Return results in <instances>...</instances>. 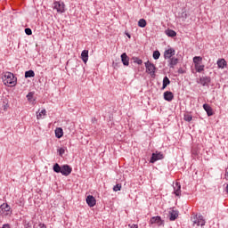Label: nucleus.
<instances>
[{
    "mask_svg": "<svg viewBox=\"0 0 228 228\" xmlns=\"http://www.w3.org/2000/svg\"><path fill=\"white\" fill-rule=\"evenodd\" d=\"M200 83L202 86H206L211 83V78L209 77H203L200 79Z\"/></svg>",
    "mask_w": 228,
    "mask_h": 228,
    "instance_id": "obj_18",
    "label": "nucleus"
},
{
    "mask_svg": "<svg viewBox=\"0 0 228 228\" xmlns=\"http://www.w3.org/2000/svg\"><path fill=\"white\" fill-rule=\"evenodd\" d=\"M191 220L193 224V225H197L199 226H204L206 225V221L204 220V217H202V216H199V215H194L191 217Z\"/></svg>",
    "mask_w": 228,
    "mask_h": 228,
    "instance_id": "obj_3",
    "label": "nucleus"
},
{
    "mask_svg": "<svg viewBox=\"0 0 228 228\" xmlns=\"http://www.w3.org/2000/svg\"><path fill=\"white\" fill-rule=\"evenodd\" d=\"M177 216H179V212L175 209H171L169 211V219L171 222H174V220H176Z\"/></svg>",
    "mask_w": 228,
    "mask_h": 228,
    "instance_id": "obj_13",
    "label": "nucleus"
},
{
    "mask_svg": "<svg viewBox=\"0 0 228 228\" xmlns=\"http://www.w3.org/2000/svg\"><path fill=\"white\" fill-rule=\"evenodd\" d=\"M126 37H128L129 38H131V35H129V34H126Z\"/></svg>",
    "mask_w": 228,
    "mask_h": 228,
    "instance_id": "obj_38",
    "label": "nucleus"
},
{
    "mask_svg": "<svg viewBox=\"0 0 228 228\" xmlns=\"http://www.w3.org/2000/svg\"><path fill=\"white\" fill-rule=\"evenodd\" d=\"M121 61L125 67L129 66V57L127 56V53H124L121 54Z\"/></svg>",
    "mask_w": 228,
    "mask_h": 228,
    "instance_id": "obj_15",
    "label": "nucleus"
},
{
    "mask_svg": "<svg viewBox=\"0 0 228 228\" xmlns=\"http://www.w3.org/2000/svg\"><path fill=\"white\" fill-rule=\"evenodd\" d=\"M3 81L6 86H15L17 85V78H15V76L12 72H5Z\"/></svg>",
    "mask_w": 228,
    "mask_h": 228,
    "instance_id": "obj_1",
    "label": "nucleus"
},
{
    "mask_svg": "<svg viewBox=\"0 0 228 228\" xmlns=\"http://www.w3.org/2000/svg\"><path fill=\"white\" fill-rule=\"evenodd\" d=\"M193 63H194V69L196 72H204L205 65L202 64V57L200 56H195L193 57Z\"/></svg>",
    "mask_w": 228,
    "mask_h": 228,
    "instance_id": "obj_2",
    "label": "nucleus"
},
{
    "mask_svg": "<svg viewBox=\"0 0 228 228\" xmlns=\"http://www.w3.org/2000/svg\"><path fill=\"white\" fill-rule=\"evenodd\" d=\"M138 26L139 28H145V26H147V20H145V19L139 20Z\"/></svg>",
    "mask_w": 228,
    "mask_h": 228,
    "instance_id": "obj_25",
    "label": "nucleus"
},
{
    "mask_svg": "<svg viewBox=\"0 0 228 228\" xmlns=\"http://www.w3.org/2000/svg\"><path fill=\"white\" fill-rule=\"evenodd\" d=\"M203 109L205 110V111H207L208 117H213V115H215V113L213 112V109L211 108V106H209V104H204L203 105Z\"/></svg>",
    "mask_w": 228,
    "mask_h": 228,
    "instance_id": "obj_17",
    "label": "nucleus"
},
{
    "mask_svg": "<svg viewBox=\"0 0 228 228\" xmlns=\"http://www.w3.org/2000/svg\"><path fill=\"white\" fill-rule=\"evenodd\" d=\"M164 99L165 101H167L168 102H170L171 101L174 100V93L170 92V91H167L164 93Z\"/></svg>",
    "mask_w": 228,
    "mask_h": 228,
    "instance_id": "obj_14",
    "label": "nucleus"
},
{
    "mask_svg": "<svg viewBox=\"0 0 228 228\" xmlns=\"http://www.w3.org/2000/svg\"><path fill=\"white\" fill-rule=\"evenodd\" d=\"M25 77H35V71L28 70L25 72Z\"/></svg>",
    "mask_w": 228,
    "mask_h": 228,
    "instance_id": "obj_27",
    "label": "nucleus"
},
{
    "mask_svg": "<svg viewBox=\"0 0 228 228\" xmlns=\"http://www.w3.org/2000/svg\"><path fill=\"white\" fill-rule=\"evenodd\" d=\"M37 120H40L42 118H44V117H45V115H47V110H45V109L42 110L41 111L38 110L37 113Z\"/></svg>",
    "mask_w": 228,
    "mask_h": 228,
    "instance_id": "obj_19",
    "label": "nucleus"
},
{
    "mask_svg": "<svg viewBox=\"0 0 228 228\" xmlns=\"http://www.w3.org/2000/svg\"><path fill=\"white\" fill-rule=\"evenodd\" d=\"M130 228H138V225L133 224Z\"/></svg>",
    "mask_w": 228,
    "mask_h": 228,
    "instance_id": "obj_37",
    "label": "nucleus"
},
{
    "mask_svg": "<svg viewBox=\"0 0 228 228\" xmlns=\"http://www.w3.org/2000/svg\"><path fill=\"white\" fill-rule=\"evenodd\" d=\"M61 174L65 176L70 175V174H72V167L69 165L62 166Z\"/></svg>",
    "mask_w": 228,
    "mask_h": 228,
    "instance_id": "obj_7",
    "label": "nucleus"
},
{
    "mask_svg": "<svg viewBox=\"0 0 228 228\" xmlns=\"http://www.w3.org/2000/svg\"><path fill=\"white\" fill-rule=\"evenodd\" d=\"M81 59L84 61V63H86V61H88V50H84L82 52Z\"/></svg>",
    "mask_w": 228,
    "mask_h": 228,
    "instance_id": "obj_21",
    "label": "nucleus"
},
{
    "mask_svg": "<svg viewBox=\"0 0 228 228\" xmlns=\"http://www.w3.org/2000/svg\"><path fill=\"white\" fill-rule=\"evenodd\" d=\"M86 200V204L89 206V208H94V206H95V204H97V200L92 195L87 196Z\"/></svg>",
    "mask_w": 228,
    "mask_h": 228,
    "instance_id": "obj_9",
    "label": "nucleus"
},
{
    "mask_svg": "<svg viewBox=\"0 0 228 228\" xmlns=\"http://www.w3.org/2000/svg\"><path fill=\"white\" fill-rule=\"evenodd\" d=\"M134 63H137L138 65H142V63H143V61L140 59H136V61H134Z\"/></svg>",
    "mask_w": 228,
    "mask_h": 228,
    "instance_id": "obj_34",
    "label": "nucleus"
},
{
    "mask_svg": "<svg viewBox=\"0 0 228 228\" xmlns=\"http://www.w3.org/2000/svg\"><path fill=\"white\" fill-rule=\"evenodd\" d=\"M37 228H47V227H45V224H39Z\"/></svg>",
    "mask_w": 228,
    "mask_h": 228,
    "instance_id": "obj_35",
    "label": "nucleus"
},
{
    "mask_svg": "<svg viewBox=\"0 0 228 228\" xmlns=\"http://www.w3.org/2000/svg\"><path fill=\"white\" fill-rule=\"evenodd\" d=\"M145 67H146V72H148L149 74H151V76H154L155 74V70H156V66H154V64H152L151 61H147L145 62Z\"/></svg>",
    "mask_w": 228,
    "mask_h": 228,
    "instance_id": "obj_5",
    "label": "nucleus"
},
{
    "mask_svg": "<svg viewBox=\"0 0 228 228\" xmlns=\"http://www.w3.org/2000/svg\"><path fill=\"white\" fill-rule=\"evenodd\" d=\"M173 188H174V193L175 195H176V197H180L181 196V183H175L174 185H173Z\"/></svg>",
    "mask_w": 228,
    "mask_h": 228,
    "instance_id": "obj_11",
    "label": "nucleus"
},
{
    "mask_svg": "<svg viewBox=\"0 0 228 228\" xmlns=\"http://www.w3.org/2000/svg\"><path fill=\"white\" fill-rule=\"evenodd\" d=\"M122 190V184L118 183L113 187V191H120Z\"/></svg>",
    "mask_w": 228,
    "mask_h": 228,
    "instance_id": "obj_30",
    "label": "nucleus"
},
{
    "mask_svg": "<svg viewBox=\"0 0 228 228\" xmlns=\"http://www.w3.org/2000/svg\"><path fill=\"white\" fill-rule=\"evenodd\" d=\"M172 56H175V50L174 48H169L164 52L165 60H170Z\"/></svg>",
    "mask_w": 228,
    "mask_h": 228,
    "instance_id": "obj_6",
    "label": "nucleus"
},
{
    "mask_svg": "<svg viewBox=\"0 0 228 228\" xmlns=\"http://www.w3.org/2000/svg\"><path fill=\"white\" fill-rule=\"evenodd\" d=\"M150 224H157V225L161 226L163 225L164 222L161 220L160 216H153L151 217Z\"/></svg>",
    "mask_w": 228,
    "mask_h": 228,
    "instance_id": "obj_10",
    "label": "nucleus"
},
{
    "mask_svg": "<svg viewBox=\"0 0 228 228\" xmlns=\"http://www.w3.org/2000/svg\"><path fill=\"white\" fill-rule=\"evenodd\" d=\"M178 63H179V59L173 57L168 61V67H170V69H174L175 65H177Z\"/></svg>",
    "mask_w": 228,
    "mask_h": 228,
    "instance_id": "obj_16",
    "label": "nucleus"
},
{
    "mask_svg": "<svg viewBox=\"0 0 228 228\" xmlns=\"http://www.w3.org/2000/svg\"><path fill=\"white\" fill-rule=\"evenodd\" d=\"M53 172H56V174H60V172L61 173V167H60V164H54Z\"/></svg>",
    "mask_w": 228,
    "mask_h": 228,
    "instance_id": "obj_26",
    "label": "nucleus"
},
{
    "mask_svg": "<svg viewBox=\"0 0 228 228\" xmlns=\"http://www.w3.org/2000/svg\"><path fill=\"white\" fill-rule=\"evenodd\" d=\"M226 191H227V193H228V183H227V185H226Z\"/></svg>",
    "mask_w": 228,
    "mask_h": 228,
    "instance_id": "obj_39",
    "label": "nucleus"
},
{
    "mask_svg": "<svg viewBox=\"0 0 228 228\" xmlns=\"http://www.w3.org/2000/svg\"><path fill=\"white\" fill-rule=\"evenodd\" d=\"M2 228H10V224H4V225H3V227H2Z\"/></svg>",
    "mask_w": 228,
    "mask_h": 228,
    "instance_id": "obj_36",
    "label": "nucleus"
},
{
    "mask_svg": "<svg viewBox=\"0 0 228 228\" xmlns=\"http://www.w3.org/2000/svg\"><path fill=\"white\" fill-rule=\"evenodd\" d=\"M53 10H56L58 13H63L65 12V4L63 2H55Z\"/></svg>",
    "mask_w": 228,
    "mask_h": 228,
    "instance_id": "obj_4",
    "label": "nucleus"
},
{
    "mask_svg": "<svg viewBox=\"0 0 228 228\" xmlns=\"http://www.w3.org/2000/svg\"><path fill=\"white\" fill-rule=\"evenodd\" d=\"M168 85H170V79L168 78V77H165L163 79L162 89L165 90V88H167V86H168Z\"/></svg>",
    "mask_w": 228,
    "mask_h": 228,
    "instance_id": "obj_24",
    "label": "nucleus"
},
{
    "mask_svg": "<svg viewBox=\"0 0 228 228\" xmlns=\"http://www.w3.org/2000/svg\"><path fill=\"white\" fill-rule=\"evenodd\" d=\"M159 56H161V53H159V51L153 52V59L154 60H159Z\"/></svg>",
    "mask_w": 228,
    "mask_h": 228,
    "instance_id": "obj_29",
    "label": "nucleus"
},
{
    "mask_svg": "<svg viewBox=\"0 0 228 228\" xmlns=\"http://www.w3.org/2000/svg\"><path fill=\"white\" fill-rule=\"evenodd\" d=\"M218 69H225L227 67V61L225 59H220L217 61Z\"/></svg>",
    "mask_w": 228,
    "mask_h": 228,
    "instance_id": "obj_20",
    "label": "nucleus"
},
{
    "mask_svg": "<svg viewBox=\"0 0 228 228\" xmlns=\"http://www.w3.org/2000/svg\"><path fill=\"white\" fill-rule=\"evenodd\" d=\"M25 33L26 35H33V31L29 28H25Z\"/></svg>",
    "mask_w": 228,
    "mask_h": 228,
    "instance_id": "obj_33",
    "label": "nucleus"
},
{
    "mask_svg": "<svg viewBox=\"0 0 228 228\" xmlns=\"http://www.w3.org/2000/svg\"><path fill=\"white\" fill-rule=\"evenodd\" d=\"M163 153L156 151L155 153H152L151 163H156V161H159V159H163Z\"/></svg>",
    "mask_w": 228,
    "mask_h": 228,
    "instance_id": "obj_8",
    "label": "nucleus"
},
{
    "mask_svg": "<svg viewBox=\"0 0 228 228\" xmlns=\"http://www.w3.org/2000/svg\"><path fill=\"white\" fill-rule=\"evenodd\" d=\"M183 120H185V122H191V120H193V117H191V114H184Z\"/></svg>",
    "mask_w": 228,
    "mask_h": 228,
    "instance_id": "obj_28",
    "label": "nucleus"
},
{
    "mask_svg": "<svg viewBox=\"0 0 228 228\" xmlns=\"http://www.w3.org/2000/svg\"><path fill=\"white\" fill-rule=\"evenodd\" d=\"M55 136L56 138H61L63 136V129L61 127L55 129Z\"/></svg>",
    "mask_w": 228,
    "mask_h": 228,
    "instance_id": "obj_22",
    "label": "nucleus"
},
{
    "mask_svg": "<svg viewBox=\"0 0 228 228\" xmlns=\"http://www.w3.org/2000/svg\"><path fill=\"white\" fill-rule=\"evenodd\" d=\"M0 213L2 215H8L10 213V206L8 204H3L0 207Z\"/></svg>",
    "mask_w": 228,
    "mask_h": 228,
    "instance_id": "obj_12",
    "label": "nucleus"
},
{
    "mask_svg": "<svg viewBox=\"0 0 228 228\" xmlns=\"http://www.w3.org/2000/svg\"><path fill=\"white\" fill-rule=\"evenodd\" d=\"M33 93L32 92H30V93H28V94H27V99H28V101H29L30 102L33 101Z\"/></svg>",
    "mask_w": 228,
    "mask_h": 228,
    "instance_id": "obj_32",
    "label": "nucleus"
},
{
    "mask_svg": "<svg viewBox=\"0 0 228 228\" xmlns=\"http://www.w3.org/2000/svg\"><path fill=\"white\" fill-rule=\"evenodd\" d=\"M165 33L167 37H177V33L172 29H167L165 31Z\"/></svg>",
    "mask_w": 228,
    "mask_h": 228,
    "instance_id": "obj_23",
    "label": "nucleus"
},
{
    "mask_svg": "<svg viewBox=\"0 0 228 228\" xmlns=\"http://www.w3.org/2000/svg\"><path fill=\"white\" fill-rule=\"evenodd\" d=\"M65 151H67V148H60L58 150V152H59V156H63V154H65Z\"/></svg>",
    "mask_w": 228,
    "mask_h": 228,
    "instance_id": "obj_31",
    "label": "nucleus"
}]
</instances>
